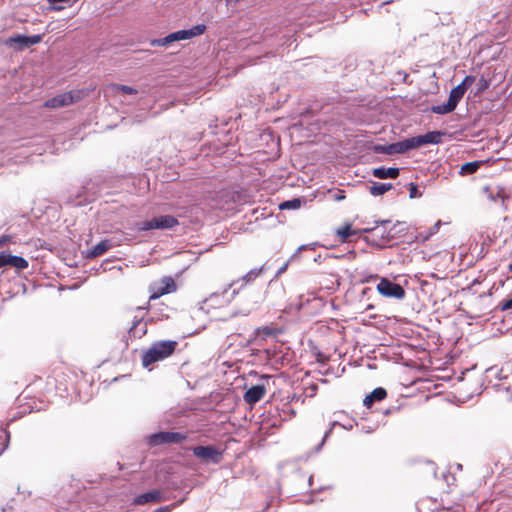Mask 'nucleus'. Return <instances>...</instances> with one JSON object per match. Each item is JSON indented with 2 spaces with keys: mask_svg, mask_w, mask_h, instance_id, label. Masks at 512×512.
<instances>
[{
  "mask_svg": "<svg viewBox=\"0 0 512 512\" xmlns=\"http://www.w3.org/2000/svg\"><path fill=\"white\" fill-rule=\"evenodd\" d=\"M177 342L163 340L153 343L142 355V365L148 368L150 365L169 357L176 349Z\"/></svg>",
  "mask_w": 512,
  "mask_h": 512,
  "instance_id": "f257e3e1",
  "label": "nucleus"
},
{
  "mask_svg": "<svg viewBox=\"0 0 512 512\" xmlns=\"http://www.w3.org/2000/svg\"><path fill=\"white\" fill-rule=\"evenodd\" d=\"M205 30L206 26L204 24H198L190 29H184L170 33L164 38L153 39L151 40L150 44L151 46H167L176 41L192 39L203 34Z\"/></svg>",
  "mask_w": 512,
  "mask_h": 512,
  "instance_id": "f03ea898",
  "label": "nucleus"
},
{
  "mask_svg": "<svg viewBox=\"0 0 512 512\" xmlns=\"http://www.w3.org/2000/svg\"><path fill=\"white\" fill-rule=\"evenodd\" d=\"M179 224L178 220L171 215H161L151 220L142 221L136 224L139 231H148L154 229H172Z\"/></svg>",
  "mask_w": 512,
  "mask_h": 512,
  "instance_id": "7ed1b4c3",
  "label": "nucleus"
},
{
  "mask_svg": "<svg viewBox=\"0 0 512 512\" xmlns=\"http://www.w3.org/2000/svg\"><path fill=\"white\" fill-rule=\"evenodd\" d=\"M83 96L82 91H69L62 94H59L51 99H48L44 103V107L50 109H58L62 107L69 106L75 102L81 100Z\"/></svg>",
  "mask_w": 512,
  "mask_h": 512,
  "instance_id": "20e7f679",
  "label": "nucleus"
},
{
  "mask_svg": "<svg viewBox=\"0 0 512 512\" xmlns=\"http://www.w3.org/2000/svg\"><path fill=\"white\" fill-rule=\"evenodd\" d=\"M376 288L379 294L387 298L401 300L405 297L404 288L400 284L394 283L387 278H382Z\"/></svg>",
  "mask_w": 512,
  "mask_h": 512,
  "instance_id": "39448f33",
  "label": "nucleus"
},
{
  "mask_svg": "<svg viewBox=\"0 0 512 512\" xmlns=\"http://www.w3.org/2000/svg\"><path fill=\"white\" fill-rule=\"evenodd\" d=\"M149 289L151 292L149 300H154L162 295L175 291L176 284L173 278L163 277L160 281L152 283Z\"/></svg>",
  "mask_w": 512,
  "mask_h": 512,
  "instance_id": "423d86ee",
  "label": "nucleus"
},
{
  "mask_svg": "<svg viewBox=\"0 0 512 512\" xmlns=\"http://www.w3.org/2000/svg\"><path fill=\"white\" fill-rule=\"evenodd\" d=\"M193 454L203 460L218 464L221 460V453L213 446H196L193 448Z\"/></svg>",
  "mask_w": 512,
  "mask_h": 512,
  "instance_id": "0eeeda50",
  "label": "nucleus"
},
{
  "mask_svg": "<svg viewBox=\"0 0 512 512\" xmlns=\"http://www.w3.org/2000/svg\"><path fill=\"white\" fill-rule=\"evenodd\" d=\"M185 436L177 432H159L150 437V443L159 445L163 443H180Z\"/></svg>",
  "mask_w": 512,
  "mask_h": 512,
  "instance_id": "6e6552de",
  "label": "nucleus"
},
{
  "mask_svg": "<svg viewBox=\"0 0 512 512\" xmlns=\"http://www.w3.org/2000/svg\"><path fill=\"white\" fill-rule=\"evenodd\" d=\"M3 266H11L23 270L28 267V261L20 256L0 252V268Z\"/></svg>",
  "mask_w": 512,
  "mask_h": 512,
  "instance_id": "1a4fd4ad",
  "label": "nucleus"
},
{
  "mask_svg": "<svg viewBox=\"0 0 512 512\" xmlns=\"http://www.w3.org/2000/svg\"><path fill=\"white\" fill-rule=\"evenodd\" d=\"M443 136L444 132L441 131H430L424 135L414 136L416 147L419 148L427 144H439Z\"/></svg>",
  "mask_w": 512,
  "mask_h": 512,
  "instance_id": "9d476101",
  "label": "nucleus"
},
{
  "mask_svg": "<svg viewBox=\"0 0 512 512\" xmlns=\"http://www.w3.org/2000/svg\"><path fill=\"white\" fill-rule=\"evenodd\" d=\"M266 392L263 384L250 387L244 394V400L248 404H255L262 399Z\"/></svg>",
  "mask_w": 512,
  "mask_h": 512,
  "instance_id": "9b49d317",
  "label": "nucleus"
},
{
  "mask_svg": "<svg viewBox=\"0 0 512 512\" xmlns=\"http://www.w3.org/2000/svg\"><path fill=\"white\" fill-rule=\"evenodd\" d=\"M162 500V493L159 490H152L147 493L141 494L134 499V504L144 505L150 502H160Z\"/></svg>",
  "mask_w": 512,
  "mask_h": 512,
  "instance_id": "f8f14e48",
  "label": "nucleus"
},
{
  "mask_svg": "<svg viewBox=\"0 0 512 512\" xmlns=\"http://www.w3.org/2000/svg\"><path fill=\"white\" fill-rule=\"evenodd\" d=\"M147 332V323L143 322V317L135 316V320L129 329V335L134 338H141Z\"/></svg>",
  "mask_w": 512,
  "mask_h": 512,
  "instance_id": "ddd939ff",
  "label": "nucleus"
},
{
  "mask_svg": "<svg viewBox=\"0 0 512 512\" xmlns=\"http://www.w3.org/2000/svg\"><path fill=\"white\" fill-rule=\"evenodd\" d=\"M399 169L394 167H379L372 171L374 177L379 179H395L399 176Z\"/></svg>",
  "mask_w": 512,
  "mask_h": 512,
  "instance_id": "4468645a",
  "label": "nucleus"
},
{
  "mask_svg": "<svg viewBox=\"0 0 512 512\" xmlns=\"http://www.w3.org/2000/svg\"><path fill=\"white\" fill-rule=\"evenodd\" d=\"M112 247L110 240H103L95 245L91 250L88 251L87 257L95 258L103 255L106 251H108Z\"/></svg>",
  "mask_w": 512,
  "mask_h": 512,
  "instance_id": "2eb2a0df",
  "label": "nucleus"
},
{
  "mask_svg": "<svg viewBox=\"0 0 512 512\" xmlns=\"http://www.w3.org/2000/svg\"><path fill=\"white\" fill-rule=\"evenodd\" d=\"M396 153L397 154H404L407 153L410 150L416 149V143L415 138H407L402 141L395 143Z\"/></svg>",
  "mask_w": 512,
  "mask_h": 512,
  "instance_id": "dca6fc26",
  "label": "nucleus"
},
{
  "mask_svg": "<svg viewBox=\"0 0 512 512\" xmlns=\"http://www.w3.org/2000/svg\"><path fill=\"white\" fill-rule=\"evenodd\" d=\"M391 183H378L373 182L371 186H369V192L372 196H380L386 193L387 191L392 189Z\"/></svg>",
  "mask_w": 512,
  "mask_h": 512,
  "instance_id": "f3484780",
  "label": "nucleus"
},
{
  "mask_svg": "<svg viewBox=\"0 0 512 512\" xmlns=\"http://www.w3.org/2000/svg\"><path fill=\"white\" fill-rule=\"evenodd\" d=\"M482 162L481 161H472L464 163L459 170V174L461 176H467L472 175L478 171V169L481 167Z\"/></svg>",
  "mask_w": 512,
  "mask_h": 512,
  "instance_id": "a211bd4d",
  "label": "nucleus"
},
{
  "mask_svg": "<svg viewBox=\"0 0 512 512\" xmlns=\"http://www.w3.org/2000/svg\"><path fill=\"white\" fill-rule=\"evenodd\" d=\"M6 44L10 47H14L17 49H24L28 48L27 46V36L24 35H17L15 37H10Z\"/></svg>",
  "mask_w": 512,
  "mask_h": 512,
  "instance_id": "6ab92c4d",
  "label": "nucleus"
},
{
  "mask_svg": "<svg viewBox=\"0 0 512 512\" xmlns=\"http://www.w3.org/2000/svg\"><path fill=\"white\" fill-rule=\"evenodd\" d=\"M455 109L456 108L454 107V105H452L449 101H447V103H445V104L434 105L431 107V111L433 113L439 114V115H445V114L451 113Z\"/></svg>",
  "mask_w": 512,
  "mask_h": 512,
  "instance_id": "aec40b11",
  "label": "nucleus"
},
{
  "mask_svg": "<svg viewBox=\"0 0 512 512\" xmlns=\"http://www.w3.org/2000/svg\"><path fill=\"white\" fill-rule=\"evenodd\" d=\"M484 193L487 195V197L491 201L496 202L498 199H501L502 201H504V193H503L502 189H499V188L492 189L489 187H485Z\"/></svg>",
  "mask_w": 512,
  "mask_h": 512,
  "instance_id": "412c9836",
  "label": "nucleus"
},
{
  "mask_svg": "<svg viewBox=\"0 0 512 512\" xmlns=\"http://www.w3.org/2000/svg\"><path fill=\"white\" fill-rule=\"evenodd\" d=\"M358 232L356 230H351V225L346 224L345 226L337 229V235L341 238L342 241L347 240L352 235H357Z\"/></svg>",
  "mask_w": 512,
  "mask_h": 512,
  "instance_id": "4be33fe9",
  "label": "nucleus"
},
{
  "mask_svg": "<svg viewBox=\"0 0 512 512\" xmlns=\"http://www.w3.org/2000/svg\"><path fill=\"white\" fill-rule=\"evenodd\" d=\"M111 89L116 94L123 93V94H127V95H132V94H136L137 93L136 89H134V88H132L130 86L120 85V84L112 85Z\"/></svg>",
  "mask_w": 512,
  "mask_h": 512,
  "instance_id": "5701e85b",
  "label": "nucleus"
},
{
  "mask_svg": "<svg viewBox=\"0 0 512 512\" xmlns=\"http://www.w3.org/2000/svg\"><path fill=\"white\" fill-rule=\"evenodd\" d=\"M301 204H302V201L299 198H295V199H291V200L282 202L279 205V208L281 210H288V209L295 210V209H299L301 207Z\"/></svg>",
  "mask_w": 512,
  "mask_h": 512,
  "instance_id": "b1692460",
  "label": "nucleus"
},
{
  "mask_svg": "<svg viewBox=\"0 0 512 512\" xmlns=\"http://www.w3.org/2000/svg\"><path fill=\"white\" fill-rule=\"evenodd\" d=\"M262 270H263V267L251 269L248 273H246L241 278V280L245 284H248V283L252 282L253 280H255L262 273Z\"/></svg>",
  "mask_w": 512,
  "mask_h": 512,
  "instance_id": "393cba45",
  "label": "nucleus"
},
{
  "mask_svg": "<svg viewBox=\"0 0 512 512\" xmlns=\"http://www.w3.org/2000/svg\"><path fill=\"white\" fill-rule=\"evenodd\" d=\"M370 398L375 401H381L387 396V392L384 388H375L370 394Z\"/></svg>",
  "mask_w": 512,
  "mask_h": 512,
  "instance_id": "a878e982",
  "label": "nucleus"
},
{
  "mask_svg": "<svg viewBox=\"0 0 512 512\" xmlns=\"http://www.w3.org/2000/svg\"><path fill=\"white\" fill-rule=\"evenodd\" d=\"M464 95L460 93L455 87L450 91L448 101L456 108L459 101Z\"/></svg>",
  "mask_w": 512,
  "mask_h": 512,
  "instance_id": "bb28decb",
  "label": "nucleus"
},
{
  "mask_svg": "<svg viewBox=\"0 0 512 512\" xmlns=\"http://www.w3.org/2000/svg\"><path fill=\"white\" fill-rule=\"evenodd\" d=\"M388 223H390V220L375 221L376 226H374V227H366V228L361 229V230H356L358 232L357 235L360 236L361 233H373L374 234V232L377 231V229H378V225H386Z\"/></svg>",
  "mask_w": 512,
  "mask_h": 512,
  "instance_id": "cd10ccee",
  "label": "nucleus"
},
{
  "mask_svg": "<svg viewBox=\"0 0 512 512\" xmlns=\"http://www.w3.org/2000/svg\"><path fill=\"white\" fill-rule=\"evenodd\" d=\"M376 151L387 155L397 154L395 143L389 145H380L376 147Z\"/></svg>",
  "mask_w": 512,
  "mask_h": 512,
  "instance_id": "c85d7f7f",
  "label": "nucleus"
},
{
  "mask_svg": "<svg viewBox=\"0 0 512 512\" xmlns=\"http://www.w3.org/2000/svg\"><path fill=\"white\" fill-rule=\"evenodd\" d=\"M381 226V228L378 226L377 231H375L373 235L379 237L381 241L388 240L390 232L387 231L384 225Z\"/></svg>",
  "mask_w": 512,
  "mask_h": 512,
  "instance_id": "c756f323",
  "label": "nucleus"
},
{
  "mask_svg": "<svg viewBox=\"0 0 512 512\" xmlns=\"http://www.w3.org/2000/svg\"><path fill=\"white\" fill-rule=\"evenodd\" d=\"M40 35L27 36V46L30 47L32 45L38 44L41 41Z\"/></svg>",
  "mask_w": 512,
  "mask_h": 512,
  "instance_id": "7c9ffc66",
  "label": "nucleus"
},
{
  "mask_svg": "<svg viewBox=\"0 0 512 512\" xmlns=\"http://www.w3.org/2000/svg\"><path fill=\"white\" fill-rule=\"evenodd\" d=\"M410 198H416L421 195L418 191V187L414 183H409Z\"/></svg>",
  "mask_w": 512,
  "mask_h": 512,
  "instance_id": "2f4dec72",
  "label": "nucleus"
},
{
  "mask_svg": "<svg viewBox=\"0 0 512 512\" xmlns=\"http://www.w3.org/2000/svg\"><path fill=\"white\" fill-rule=\"evenodd\" d=\"M476 78L472 75H468L464 78V80L462 81L463 84L466 86V87H471L473 85V83L475 82Z\"/></svg>",
  "mask_w": 512,
  "mask_h": 512,
  "instance_id": "473e14b6",
  "label": "nucleus"
},
{
  "mask_svg": "<svg viewBox=\"0 0 512 512\" xmlns=\"http://www.w3.org/2000/svg\"><path fill=\"white\" fill-rule=\"evenodd\" d=\"M512 308V297L501 304V310L506 311Z\"/></svg>",
  "mask_w": 512,
  "mask_h": 512,
  "instance_id": "72a5a7b5",
  "label": "nucleus"
},
{
  "mask_svg": "<svg viewBox=\"0 0 512 512\" xmlns=\"http://www.w3.org/2000/svg\"><path fill=\"white\" fill-rule=\"evenodd\" d=\"M374 401L370 398L369 395H367L364 400H363V404L364 406H366L367 408H370L372 405H373Z\"/></svg>",
  "mask_w": 512,
  "mask_h": 512,
  "instance_id": "f704fd0d",
  "label": "nucleus"
},
{
  "mask_svg": "<svg viewBox=\"0 0 512 512\" xmlns=\"http://www.w3.org/2000/svg\"><path fill=\"white\" fill-rule=\"evenodd\" d=\"M488 87V81L484 78H481L479 81V91L484 90Z\"/></svg>",
  "mask_w": 512,
  "mask_h": 512,
  "instance_id": "c9c22d12",
  "label": "nucleus"
},
{
  "mask_svg": "<svg viewBox=\"0 0 512 512\" xmlns=\"http://www.w3.org/2000/svg\"><path fill=\"white\" fill-rule=\"evenodd\" d=\"M460 93H462L463 95L465 94L466 90L468 89V87H466L463 82H461L459 85H457L455 87Z\"/></svg>",
  "mask_w": 512,
  "mask_h": 512,
  "instance_id": "e433bc0d",
  "label": "nucleus"
},
{
  "mask_svg": "<svg viewBox=\"0 0 512 512\" xmlns=\"http://www.w3.org/2000/svg\"><path fill=\"white\" fill-rule=\"evenodd\" d=\"M460 93H462L463 95L465 94L466 90L468 89V87H466L463 82H461L459 85H457L455 87Z\"/></svg>",
  "mask_w": 512,
  "mask_h": 512,
  "instance_id": "4c0bfd02",
  "label": "nucleus"
},
{
  "mask_svg": "<svg viewBox=\"0 0 512 512\" xmlns=\"http://www.w3.org/2000/svg\"><path fill=\"white\" fill-rule=\"evenodd\" d=\"M460 93H462L463 95L465 94L466 90L468 89V87H466L463 82H461L459 85H457L455 87Z\"/></svg>",
  "mask_w": 512,
  "mask_h": 512,
  "instance_id": "58836bf2",
  "label": "nucleus"
},
{
  "mask_svg": "<svg viewBox=\"0 0 512 512\" xmlns=\"http://www.w3.org/2000/svg\"><path fill=\"white\" fill-rule=\"evenodd\" d=\"M172 507H173V505L160 507V508L156 509L154 512H171Z\"/></svg>",
  "mask_w": 512,
  "mask_h": 512,
  "instance_id": "ea45409f",
  "label": "nucleus"
},
{
  "mask_svg": "<svg viewBox=\"0 0 512 512\" xmlns=\"http://www.w3.org/2000/svg\"><path fill=\"white\" fill-rule=\"evenodd\" d=\"M331 431H332V429L330 428V429L325 433V435H324V438H323L322 442H321V443L318 445V447H317V451H319V450L321 449V447L323 446V444H324V442H325L326 438L330 435Z\"/></svg>",
  "mask_w": 512,
  "mask_h": 512,
  "instance_id": "a19ab883",
  "label": "nucleus"
},
{
  "mask_svg": "<svg viewBox=\"0 0 512 512\" xmlns=\"http://www.w3.org/2000/svg\"><path fill=\"white\" fill-rule=\"evenodd\" d=\"M307 248H308V246H307V245H301V246H299V247H298V249H297V251H296V253H294V254L292 255L291 259L295 258V257L298 255V253H299L300 251H303V250H305V249H307Z\"/></svg>",
  "mask_w": 512,
  "mask_h": 512,
  "instance_id": "79ce46f5",
  "label": "nucleus"
},
{
  "mask_svg": "<svg viewBox=\"0 0 512 512\" xmlns=\"http://www.w3.org/2000/svg\"><path fill=\"white\" fill-rule=\"evenodd\" d=\"M289 265V262H286L277 272V276L281 275L282 273H284L287 269Z\"/></svg>",
  "mask_w": 512,
  "mask_h": 512,
  "instance_id": "37998d69",
  "label": "nucleus"
},
{
  "mask_svg": "<svg viewBox=\"0 0 512 512\" xmlns=\"http://www.w3.org/2000/svg\"><path fill=\"white\" fill-rule=\"evenodd\" d=\"M367 242L373 244V245H377V246H380L381 243L379 241H376L375 239L373 240H370L369 238H366Z\"/></svg>",
  "mask_w": 512,
  "mask_h": 512,
  "instance_id": "c03bdc74",
  "label": "nucleus"
},
{
  "mask_svg": "<svg viewBox=\"0 0 512 512\" xmlns=\"http://www.w3.org/2000/svg\"><path fill=\"white\" fill-rule=\"evenodd\" d=\"M441 222L438 221L432 228V232L431 233H435L436 231H438L439 229V226H440Z\"/></svg>",
  "mask_w": 512,
  "mask_h": 512,
  "instance_id": "a18cd8bd",
  "label": "nucleus"
},
{
  "mask_svg": "<svg viewBox=\"0 0 512 512\" xmlns=\"http://www.w3.org/2000/svg\"><path fill=\"white\" fill-rule=\"evenodd\" d=\"M362 430H363V432H365V433H371V432H373V431H374V429H373V428H371V427H363V428H362Z\"/></svg>",
  "mask_w": 512,
  "mask_h": 512,
  "instance_id": "49530a36",
  "label": "nucleus"
},
{
  "mask_svg": "<svg viewBox=\"0 0 512 512\" xmlns=\"http://www.w3.org/2000/svg\"><path fill=\"white\" fill-rule=\"evenodd\" d=\"M227 5H233L238 3L240 0H225Z\"/></svg>",
  "mask_w": 512,
  "mask_h": 512,
  "instance_id": "de8ad7c7",
  "label": "nucleus"
},
{
  "mask_svg": "<svg viewBox=\"0 0 512 512\" xmlns=\"http://www.w3.org/2000/svg\"><path fill=\"white\" fill-rule=\"evenodd\" d=\"M8 239L5 237L0 238V246L4 245Z\"/></svg>",
  "mask_w": 512,
  "mask_h": 512,
  "instance_id": "09e8293b",
  "label": "nucleus"
},
{
  "mask_svg": "<svg viewBox=\"0 0 512 512\" xmlns=\"http://www.w3.org/2000/svg\"><path fill=\"white\" fill-rule=\"evenodd\" d=\"M342 427L347 430L352 429V425H342Z\"/></svg>",
  "mask_w": 512,
  "mask_h": 512,
  "instance_id": "8fccbe9b",
  "label": "nucleus"
},
{
  "mask_svg": "<svg viewBox=\"0 0 512 512\" xmlns=\"http://www.w3.org/2000/svg\"><path fill=\"white\" fill-rule=\"evenodd\" d=\"M144 309H145V307H137V311H139V312H141Z\"/></svg>",
  "mask_w": 512,
  "mask_h": 512,
  "instance_id": "3c124183",
  "label": "nucleus"
},
{
  "mask_svg": "<svg viewBox=\"0 0 512 512\" xmlns=\"http://www.w3.org/2000/svg\"><path fill=\"white\" fill-rule=\"evenodd\" d=\"M343 198H344V196H341V195H338V196L336 197V199H337V200H341V199H343Z\"/></svg>",
  "mask_w": 512,
  "mask_h": 512,
  "instance_id": "603ef678",
  "label": "nucleus"
}]
</instances>
